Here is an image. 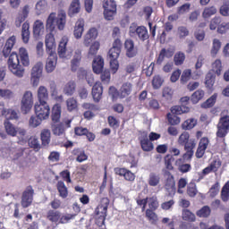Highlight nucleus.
<instances>
[{"instance_id":"nucleus-1","label":"nucleus","mask_w":229,"mask_h":229,"mask_svg":"<svg viewBox=\"0 0 229 229\" xmlns=\"http://www.w3.org/2000/svg\"><path fill=\"white\" fill-rule=\"evenodd\" d=\"M67 24V13L63 9L57 13H51L46 21V30L48 34L46 35V52L48 55L46 62L47 72H53L56 69L58 64V55H56V41L55 40V33L57 30L64 31Z\"/></svg>"},{"instance_id":"nucleus-2","label":"nucleus","mask_w":229,"mask_h":229,"mask_svg":"<svg viewBox=\"0 0 229 229\" xmlns=\"http://www.w3.org/2000/svg\"><path fill=\"white\" fill-rule=\"evenodd\" d=\"M17 42V38L15 36H11L5 42L3 48V55L4 58H8L7 65L9 71L16 76V78H22L26 69L24 67H30V53L25 47H20L18 54L13 52V46Z\"/></svg>"},{"instance_id":"nucleus-3","label":"nucleus","mask_w":229,"mask_h":229,"mask_svg":"<svg viewBox=\"0 0 229 229\" xmlns=\"http://www.w3.org/2000/svg\"><path fill=\"white\" fill-rule=\"evenodd\" d=\"M177 142L179 146L184 147L182 158L184 160H191L194 157V148H196V140L191 139V134L187 131H183L178 138Z\"/></svg>"},{"instance_id":"nucleus-4","label":"nucleus","mask_w":229,"mask_h":229,"mask_svg":"<svg viewBox=\"0 0 229 229\" xmlns=\"http://www.w3.org/2000/svg\"><path fill=\"white\" fill-rule=\"evenodd\" d=\"M104 67L105 59H103L101 55L95 57L92 63L93 72H95V74H100L102 83L108 85L111 80L110 70L106 69L103 71Z\"/></svg>"},{"instance_id":"nucleus-5","label":"nucleus","mask_w":229,"mask_h":229,"mask_svg":"<svg viewBox=\"0 0 229 229\" xmlns=\"http://www.w3.org/2000/svg\"><path fill=\"white\" fill-rule=\"evenodd\" d=\"M129 36L131 38H138L140 42H146L149 40V32L148 28L144 25H137V23H131L129 27Z\"/></svg>"},{"instance_id":"nucleus-6","label":"nucleus","mask_w":229,"mask_h":229,"mask_svg":"<svg viewBox=\"0 0 229 229\" xmlns=\"http://www.w3.org/2000/svg\"><path fill=\"white\" fill-rule=\"evenodd\" d=\"M33 93L31 91H25L21 101V111L24 114H30L33 108Z\"/></svg>"},{"instance_id":"nucleus-7","label":"nucleus","mask_w":229,"mask_h":229,"mask_svg":"<svg viewBox=\"0 0 229 229\" xmlns=\"http://www.w3.org/2000/svg\"><path fill=\"white\" fill-rule=\"evenodd\" d=\"M165 184L164 187L168 192L169 196H174L176 194V181L174 180V175L169 171H165Z\"/></svg>"},{"instance_id":"nucleus-8","label":"nucleus","mask_w":229,"mask_h":229,"mask_svg":"<svg viewBox=\"0 0 229 229\" xmlns=\"http://www.w3.org/2000/svg\"><path fill=\"white\" fill-rule=\"evenodd\" d=\"M34 110L36 115L43 119V121L49 119V115H51V107L49 106V104H47V102L36 103L34 106Z\"/></svg>"},{"instance_id":"nucleus-9","label":"nucleus","mask_w":229,"mask_h":229,"mask_svg":"<svg viewBox=\"0 0 229 229\" xmlns=\"http://www.w3.org/2000/svg\"><path fill=\"white\" fill-rule=\"evenodd\" d=\"M229 132V115L222 116L217 124L216 137L225 139Z\"/></svg>"},{"instance_id":"nucleus-10","label":"nucleus","mask_w":229,"mask_h":229,"mask_svg":"<svg viewBox=\"0 0 229 229\" xmlns=\"http://www.w3.org/2000/svg\"><path fill=\"white\" fill-rule=\"evenodd\" d=\"M33 196H35V190H33V186H27L21 195V203L22 208H28V207H30L31 203H33Z\"/></svg>"},{"instance_id":"nucleus-11","label":"nucleus","mask_w":229,"mask_h":229,"mask_svg":"<svg viewBox=\"0 0 229 229\" xmlns=\"http://www.w3.org/2000/svg\"><path fill=\"white\" fill-rule=\"evenodd\" d=\"M44 70V64L42 62H38L31 70V78L30 81L33 87L38 86L40 82V78L42 76V71Z\"/></svg>"},{"instance_id":"nucleus-12","label":"nucleus","mask_w":229,"mask_h":229,"mask_svg":"<svg viewBox=\"0 0 229 229\" xmlns=\"http://www.w3.org/2000/svg\"><path fill=\"white\" fill-rule=\"evenodd\" d=\"M83 110H86L83 113V117L87 121H91V119H94L96 117L95 112H98L99 110V106L98 105H95L93 103L85 102L82 104Z\"/></svg>"},{"instance_id":"nucleus-13","label":"nucleus","mask_w":229,"mask_h":229,"mask_svg":"<svg viewBox=\"0 0 229 229\" xmlns=\"http://www.w3.org/2000/svg\"><path fill=\"white\" fill-rule=\"evenodd\" d=\"M222 165V162L219 159H216L210 163L208 166L204 168L201 173L199 174V180H203L207 176V174H210V173H217L219 168Z\"/></svg>"},{"instance_id":"nucleus-14","label":"nucleus","mask_w":229,"mask_h":229,"mask_svg":"<svg viewBox=\"0 0 229 229\" xmlns=\"http://www.w3.org/2000/svg\"><path fill=\"white\" fill-rule=\"evenodd\" d=\"M125 55L128 58H135L139 54V48L135 47V42L132 39H126L124 41Z\"/></svg>"},{"instance_id":"nucleus-15","label":"nucleus","mask_w":229,"mask_h":229,"mask_svg":"<svg viewBox=\"0 0 229 229\" xmlns=\"http://www.w3.org/2000/svg\"><path fill=\"white\" fill-rule=\"evenodd\" d=\"M108 205H110V199L107 197H104L100 199V203L95 208L96 216H107Z\"/></svg>"},{"instance_id":"nucleus-16","label":"nucleus","mask_w":229,"mask_h":229,"mask_svg":"<svg viewBox=\"0 0 229 229\" xmlns=\"http://www.w3.org/2000/svg\"><path fill=\"white\" fill-rule=\"evenodd\" d=\"M210 144V140L207 137H203L200 139L199 142V147L196 151V157L197 158H203V156L205 155V151H207V148H208V145Z\"/></svg>"},{"instance_id":"nucleus-17","label":"nucleus","mask_w":229,"mask_h":229,"mask_svg":"<svg viewBox=\"0 0 229 229\" xmlns=\"http://www.w3.org/2000/svg\"><path fill=\"white\" fill-rule=\"evenodd\" d=\"M174 55V51L171 48H162L159 52V55L156 60L157 65H162L164 64V60L165 58H173V55Z\"/></svg>"},{"instance_id":"nucleus-18","label":"nucleus","mask_w":229,"mask_h":229,"mask_svg":"<svg viewBox=\"0 0 229 229\" xmlns=\"http://www.w3.org/2000/svg\"><path fill=\"white\" fill-rule=\"evenodd\" d=\"M91 94L95 103H99V101H101V98H103V85L101 82H96L93 85Z\"/></svg>"},{"instance_id":"nucleus-19","label":"nucleus","mask_w":229,"mask_h":229,"mask_svg":"<svg viewBox=\"0 0 229 229\" xmlns=\"http://www.w3.org/2000/svg\"><path fill=\"white\" fill-rule=\"evenodd\" d=\"M28 15H30V6L25 5L22 8L21 12L19 13L18 16L16 17V20H15L16 28H21L22 22H24V21L28 19Z\"/></svg>"},{"instance_id":"nucleus-20","label":"nucleus","mask_w":229,"mask_h":229,"mask_svg":"<svg viewBox=\"0 0 229 229\" xmlns=\"http://www.w3.org/2000/svg\"><path fill=\"white\" fill-rule=\"evenodd\" d=\"M98 38V29L91 28L89 30L87 34L84 37L83 44L86 47H89L92 44L93 40H96Z\"/></svg>"},{"instance_id":"nucleus-21","label":"nucleus","mask_w":229,"mask_h":229,"mask_svg":"<svg viewBox=\"0 0 229 229\" xmlns=\"http://www.w3.org/2000/svg\"><path fill=\"white\" fill-rule=\"evenodd\" d=\"M84 31H85V21L81 18L76 21L74 26L73 35L75 38H81Z\"/></svg>"},{"instance_id":"nucleus-22","label":"nucleus","mask_w":229,"mask_h":229,"mask_svg":"<svg viewBox=\"0 0 229 229\" xmlns=\"http://www.w3.org/2000/svg\"><path fill=\"white\" fill-rule=\"evenodd\" d=\"M62 212L55 210V209H49L47 212V216L46 218L47 219V221H49L50 223H55V225H59L60 223V216H61Z\"/></svg>"},{"instance_id":"nucleus-23","label":"nucleus","mask_w":229,"mask_h":229,"mask_svg":"<svg viewBox=\"0 0 229 229\" xmlns=\"http://www.w3.org/2000/svg\"><path fill=\"white\" fill-rule=\"evenodd\" d=\"M131 90H133V85L131 82H124L120 88L119 98L121 99L128 98L131 94Z\"/></svg>"},{"instance_id":"nucleus-24","label":"nucleus","mask_w":229,"mask_h":229,"mask_svg":"<svg viewBox=\"0 0 229 229\" xmlns=\"http://www.w3.org/2000/svg\"><path fill=\"white\" fill-rule=\"evenodd\" d=\"M72 157H76V162H79V164L89 160V156L85 153V150L80 148H73L72 151Z\"/></svg>"},{"instance_id":"nucleus-25","label":"nucleus","mask_w":229,"mask_h":229,"mask_svg":"<svg viewBox=\"0 0 229 229\" xmlns=\"http://www.w3.org/2000/svg\"><path fill=\"white\" fill-rule=\"evenodd\" d=\"M69 42V38L67 37H63L58 48H57V55L59 58H65V55L67 53V44Z\"/></svg>"},{"instance_id":"nucleus-26","label":"nucleus","mask_w":229,"mask_h":229,"mask_svg":"<svg viewBox=\"0 0 229 229\" xmlns=\"http://www.w3.org/2000/svg\"><path fill=\"white\" fill-rule=\"evenodd\" d=\"M38 103H47L49 101V91L45 86H39L38 89Z\"/></svg>"},{"instance_id":"nucleus-27","label":"nucleus","mask_w":229,"mask_h":229,"mask_svg":"<svg viewBox=\"0 0 229 229\" xmlns=\"http://www.w3.org/2000/svg\"><path fill=\"white\" fill-rule=\"evenodd\" d=\"M41 146L47 148L51 144V131L49 129H43L40 132Z\"/></svg>"},{"instance_id":"nucleus-28","label":"nucleus","mask_w":229,"mask_h":229,"mask_svg":"<svg viewBox=\"0 0 229 229\" xmlns=\"http://www.w3.org/2000/svg\"><path fill=\"white\" fill-rule=\"evenodd\" d=\"M81 10V5L80 4V0H72L68 9L69 17H74L76 13H80Z\"/></svg>"},{"instance_id":"nucleus-29","label":"nucleus","mask_w":229,"mask_h":229,"mask_svg":"<svg viewBox=\"0 0 229 229\" xmlns=\"http://www.w3.org/2000/svg\"><path fill=\"white\" fill-rule=\"evenodd\" d=\"M30 22L25 21L21 27V39L23 44H28L30 42Z\"/></svg>"},{"instance_id":"nucleus-30","label":"nucleus","mask_w":229,"mask_h":229,"mask_svg":"<svg viewBox=\"0 0 229 229\" xmlns=\"http://www.w3.org/2000/svg\"><path fill=\"white\" fill-rule=\"evenodd\" d=\"M60 117H62V105L55 104L52 107L51 119L54 123H58L60 121Z\"/></svg>"},{"instance_id":"nucleus-31","label":"nucleus","mask_w":229,"mask_h":229,"mask_svg":"<svg viewBox=\"0 0 229 229\" xmlns=\"http://www.w3.org/2000/svg\"><path fill=\"white\" fill-rule=\"evenodd\" d=\"M171 112L174 115H182V114H189V112H191V108L184 105L174 106L171 107Z\"/></svg>"},{"instance_id":"nucleus-32","label":"nucleus","mask_w":229,"mask_h":229,"mask_svg":"<svg viewBox=\"0 0 229 229\" xmlns=\"http://www.w3.org/2000/svg\"><path fill=\"white\" fill-rule=\"evenodd\" d=\"M140 144L141 147V149L144 151L149 152L153 151L154 146L153 143L148 139V136H145L140 140Z\"/></svg>"},{"instance_id":"nucleus-33","label":"nucleus","mask_w":229,"mask_h":229,"mask_svg":"<svg viewBox=\"0 0 229 229\" xmlns=\"http://www.w3.org/2000/svg\"><path fill=\"white\" fill-rule=\"evenodd\" d=\"M4 126L5 128L7 135H10L11 137L17 136V128L12 123H10V120H5L4 123Z\"/></svg>"},{"instance_id":"nucleus-34","label":"nucleus","mask_w":229,"mask_h":229,"mask_svg":"<svg viewBox=\"0 0 229 229\" xmlns=\"http://www.w3.org/2000/svg\"><path fill=\"white\" fill-rule=\"evenodd\" d=\"M214 83H216V73L209 71L206 75L205 85L207 89L212 90L214 89Z\"/></svg>"},{"instance_id":"nucleus-35","label":"nucleus","mask_w":229,"mask_h":229,"mask_svg":"<svg viewBox=\"0 0 229 229\" xmlns=\"http://www.w3.org/2000/svg\"><path fill=\"white\" fill-rule=\"evenodd\" d=\"M52 133L57 137H61V135H65V125H64V123L53 124Z\"/></svg>"},{"instance_id":"nucleus-36","label":"nucleus","mask_w":229,"mask_h":229,"mask_svg":"<svg viewBox=\"0 0 229 229\" xmlns=\"http://www.w3.org/2000/svg\"><path fill=\"white\" fill-rule=\"evenodd\" d=\"M57 191L59 192L60 198L63 199H65V198L69 196V190L67 189V186H65V182L63 181L57 182Z\"/></svg>"},{"instance_id":"nucleus-37","label":"nucleus","mask_w":229,"mask_h":229,"mask_svg":"<svg viewBox=\"0 0 229 229\" xmlns=\"http://www.w3.org/2000/svg\"><path fill=\"white\" fill-rule=\"evenodd\" d=\"M175 160L174 156L171 154H167L164 157L165 167L167 169L166 171H174V166H173V164H174Z\"/></svg>"},{"instance_id":"nucleus-38","label":"nucleus","mask_w":229,"mask_h":229,"mask_svg":"<svg viewBox=\"0 0 229 229\" xmlns=\"http://www.w3.org/2000/svg\"><path fill=\"white\" fill-rule=\"evenodd\" d=\"M42 30H44V22L40 20H37L33 24V36L35 38H38V37H40Z\"/></svg>"},{"instance_id":"nucleus-39","label":"nucleus","mask_w":229,"mask_h":229,"mask_svg":"<svg viewBox=\"0 0 229 229\" xmlns=\"http://www.w3.org/2000/svg\"><path fill=\"white\" fill-rule=\"evenodd\" d=\"M148 183L150 187H157L160 184V174L150 173L148 175Z\"/></svg>"},{"instance_id":"nucleus-40","label":"nucleus","mask_w":229,"mask_h":229,"mask_svg":"<svg viewBox=\"0 0 229 229\" xmlns=\"http://www.w3.org/2000/svg\"><path fill=\"white\" fill-rule=\"evenodd\" d=\"M182 162H183V159L182 158L175 161V165L178 166V171L182 174L189 173V171L192 169V166H191V164H182Z\"/></svg>"},{"instance_id":"nucleus-41","label":"nucleus","mask_w":229,"mask_h":229,"mask_svg":"<svg viewBox=\"0 0 229 229\" xmlns=\"http://www.w3.org/2000/svg\"><path fill=\"white\" fill-rule=\"evenodd\" d=\"M99 47H101V45L98 41L93 42L89 47V50L88 52V58H94V56L98 55Z\"/></svg>"},{"instance_id":"nucleus-42","label":"nucleus","mask_w":229,"mask_h":229,"mask_svg":"<svg viewBox=\"0 0 229 229\" xmlns=\"http://www.w3.org/2000/svg\"><path fill=\"white\" fill-rule=\"evenodd\" d=\"M76 92V82L71 81L65 84L64 88V94L66 96H72Z\"/></svg>"},{"instance_id":"nucleus-43","label":"nucleus","mask_w":229,"mask_h":229,"mask_svg":"<svg viewBox=\"0 0 229 229\" xmlns=\"http://www.w3.org/2000/svg\"><path fill=\"white\" fill-rule=\"evenodd\" d=\"M203 98H205V91H203V89H198L191 95V101L193 105H196L199 103Z\"/></svg>"},{"instance_id":"nucleus-44","label":"nucleus","mask_w":229,"mask_h":229,"mask_svg":"<svg viewBox=\"0 0 229 229\" xmlns=\"http://www.w3.org/2000/svg\"><path fill=\"white\" fill-rule=\"evenodd\" d=\"M80 62H81V51L78 50L72 60V71H77L80 67Z\"/></svg>"},{"instance_id":"nucleus-45","label":"nucleus","mask_w":229,"mask_h":229,"mask_svg":"<svg viewBox=\"0 0 229 229\" xmlns=\"http://www.w3.org/2000/svg\"><path fill=\"white\" fill-rule=\"evenodd\" d=\"M211 72H215L216 76H221V72L223 71V63L221 60L216 59L213 64H212V70H210Z\"/></svg>"},{"instance_id":"nucleus-46","label":"nucleus","mask_w":229,"mask_h":229,"mask_svg":"<svg viewBox=\"0 0 229 229\" xmlns=\"http://www.w3.org/2000/svg\"><path fill=\"white\" fill-rule=\"evenodd\" d=\"M42 121H44V119L38 117V114L32 115L29 120V126L30 128H38V126L42 124Z\"/></svg>"},{"instance_id":"nucleus-47","label":"nucleus","mask_w":229,"mask_h":229,"mask_svg":"<svg viewBox=\"0 0 229 229\" xmlns=\"http://www.w3.org/2000/svg\"><path fill=\"white\" fill-rule=\"evenodd\" d=\"M217 101V94H213L209 98H208L204 103L201 104V108H212L216 102Z\"/></svg>"},{"instance_id":"nucleus-48","label":"nucleus","mask_w":229,"mask_h":229,"mask_svg":"<svg viewBox=\"0 0 229 229\" xmlns=\"http://www.w3.org/2000/svg\"><path fill=\"white\" fill-rule=\"evenodd\" d=\"M47 10V2L46 0H39L36 4V13L40 15Z\"/></svg>"},{"instance_id":"nucleus-49","label":"nucleus","mask_w":229,"mask_h":229,"mask_svg":"<svg viewBox=\"0 0 229 229\" xmlns=\"http://www.w3.org/2000/svg\"><path fill=\"white\" fill-rule=\"evenodd\" d=\"M185 62V53L183 52H177L175 53L174 56V65H183V63Z\"/></svg>"},{"instance_id":"nucleus-50","label":"nucleus","mask_w":229,"mask_h":229,"mask_svg":"<svg viewBox=\"0 0 229 229\" xmlns=\"http://www.w3.org/2000/svg\"><path fill=\"white\" fill-rule=\"evenodd\" d=\"M66 106L68 112H74V110H78V100L74 98H70L66 100Z\"/></svg>"},{"instance_id":"nucleus-51","label":"nucleus","mask_w":229,"mask_h":229,"mask_svg":"<svg viewBox=\"0 0 229 229\" xmlns=\"http://www.w3.org/2000/svg\"><path fill=\"white\" fill-rule=\"evenodd\" d=\"M217 13V9L215 6L206 7L202 13V17L204 19H210L212 15Z\"/></svg>"},{"instance_id":"nucleus-52","label":"nucleus","mask_w":229,"mask_h":229,"mask_svg":"<svg viewBox=\"0 0 229 229\" xmlns=\"http://www.w3.org/2000/svg\"><path fill=\"white\" fill-rule=\"evenodd\" d=\"M182 219L183 221H189L190 223H194L196 221V215L191 212L189 209L182 210Z\"/></svg>"},{"instance_id":"nucleus-53","label":"nucleus","mask_w":229,"mask_h":229,"mask_svg":"<svg viewBox=\"0 0 229 229\" xmlns=\"http://www.w3.org/2000/svg\"><path fill=\"white\" fill-rule=\"evenodd\" d=\"M29 146L35 149L36 151H40L42 145H40V141H38V138L37 137H30L29 140Z\"/></svg>"},{"instance_id":"nucleus-54","label":"nucleus","mask_w":229,"mask_h":229,"mask_svg":"<svg viewBox=\"0 0 229 229\" xmlns=\"http://www.w3.org/2000/svg\"><path fill=\"white\" fill-rule=\"evenodd\" d=\"M221 199L225 203L229 200V181H227L222 188Z\"/></svg>"},{"instance_id":"nucleus-55","label":"nucleus","mask_w":229,"mask_h":229,"mask_svg":"<svg viewBox=\"0 0 229 229\" xmlns=\"http://www.w3.org/2000/svg\"><path fill=\"white\" fill-rule=\"evenodd\" d=\"M212 210L210 209V207L204 206L200 209L197 211L198 217H208L210 216Z\"/></svg>"},{"instance_id":"nucleus-56","label":"nucleus","mask_w":229,"mask_h":229,"mask_svg":"<svg viewBox=\"0 0 229 229\" xmlns=\"http://www.w3.org/2000/svg\"><path fill=\"white\" fill-rule=\"evenodd\" d=\"M148 209L150 210H157L158 207H160V204L158 203V199L157 196H153L148 198Z\"/></svg>"},{"instance_id":"nucleus-57","label":"nucleus","mask_w":229,"mask_h":229,"mask_svg":"<svg viewBox=\"0 0 229 229\" xmlns=\"http://www.w3.org/2000/svg\"><path fill=\"white\" fill-rule=\"evenodd\" d=\"M76 217V214H66V215H60V219H59V225H67L69 221L72 219H74Z\"/></svg>"},{"instance_id":"nucleus-58","label":"nucleus","mask_w":229,"mask_h":229,"mask_svg":"<svg viewBox=\"0 0 229 229\" xmlns=\"http://www.w3.org/2000/svg\"><path fill=\"white\" fill-rule=\"evenodd\" d=\"M107 123L108 125L110 126V128H112L113 130H117V128H119L121 123L119 122V120H117V118H115V116H108L107 117Z\"/></svg>"},{"instance_id":"nucleus-59","label":"nucleus","mask_w":229,"mask_h":229,"mask_svg":"<svg viewBox=\"0 0 229 229\" xmlns=\"http://www.w3.org/2000/svg\"><path fill=\"white\" fill-rule=\"evenodd\" d=\"M197 122L194 118L188 119L182 124V130H192L196 126Z\"/></svg>"},{"instance_id":"nucleus-60","label":"nucleus","mask_w":229,"mask_h":229,"mask_svg":"<svg viewBox=\"0 0 229 229\" xmlns=\"http://www.w3.org/2000/svg\"><path fill=\"white\" fill-rule=\"evenodd\" d=\"M177 35L179 38H185L189 37L190 31L189 29L185 26H180L177 28Z\"/></svg>"},{"instance_id":"nucleus-61","label":"nucleus","mask_w":229,"mask_h":229,"mask_svg":"<svg viewBox=\"0 0 229 229\" xmlns=\"http://www.w3.org/2000/svg\"><path fill=\"white\" fill-rule=\"evenodd\" d=\"M164 84V79L160 75H155L152 80V87L155 89H160Z\"/></svg>"},{"instance_id":"nucleus-62","label":"nucleus","mask_w":229,"mask_h":229,"mask_svg":"<svg viewBox=\"0 0 229 229\" xmlns=\"http://www.w3.org/2000/svg\"><path fill=\"white\" fill-rule=\"evenodd\" d=\"M219 49H221V41L217 38L213 40V47L211 48V55L216 56L217 53H219Z\"/></svg>"},{"instance_id":"nucleus-63","label":"nucleus","mask_w":229,"mask_h":229,"mask_svg":"<svg viewBox=\"0 0 229 229\" xmlns=\"http://www.w3.org/2000/svg\"><path fill=\"white\" fill-rule=\"evenodd\" d=\"M167 117V121L170 124H172V126H176V124H178L180 123V117H178L176 114H171L168 113L166 114Z\"/></svg>"},{"instance_id":"nucleus-64","label":"nucleus","mask_w":229,"mask_h":229,"mask_svg":"<svg viewBox=\"0 0 229 229\" xmlns=\"http://www.w3.org/2000/svg\"><path fill=\"white\" fill-rule=\"evenodd\" d=\"M0 98H3V99H12L13 98V91L11 89H0Z\"/></svg>"}]
</instances>
